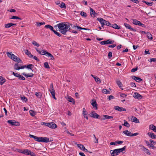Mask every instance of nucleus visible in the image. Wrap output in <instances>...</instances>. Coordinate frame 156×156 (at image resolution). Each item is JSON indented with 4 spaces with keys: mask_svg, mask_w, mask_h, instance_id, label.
Masks as SVG:
<instances>
[{
    "mask_svg": "<svg viewBox=\"0 0 156 156\" xmlns=\"http://www.w3.org/2000/svg\"><path fill=\"white\" fill-rule=\"evenodd\" d=\"M71 25H72V24L69 22H61L55 26L54 27L55 28L58 27V30L62 34L66 35L68 31V28Z\"/></svg>",
    "mask_w": 156,
    "mask_h": 156,
    "instance_id": "nucleus-1",
    "label": "nucleus"
},
{
    "mask_svg": "<svg viewBox=\"0 0 156 156\" xmlns=\"http://www.w3.org/2000/svg\"><path fill=\"white\" fill-rule=\"evenodd\" d=\"M42 125L45 126L52 129H55L57 127V125L54 122H41Z\"/></svg>",
    "mask_w": 156,
    "mask_h": 156,
    "instance_id": "nucleus-2",
    "label": "nucleus"
},
{
    "mask_svg": "<svg viewBox=\"0 0 156 156\" xmlns=\"http://www.w3.org/2000/svg\"><path fill=\"white\" fill-rule=\"evenodd\" d=\"M35 49L39 54L41 55H45L48 58H49V56L51 55L50 53L44 50H42L41 51H40L38 50L37 48H35Z\"/></svg>",
    "mask_w": 156,
    "mask_h": 156,
    "instance_id": "nucleus-3",
    "label": "nucleus"
},
{
    "mask_svg": "<svg viewBox=\"0 0 156 156\" xmlns=\"http://www.w3.org/2000/svg\"><path fill=\"white\" fill-rule=\"evenodd\" d=\"M20 66L21 65L16 63L14 65V68L15 70H19L20 69H23L26 67V65H23L22 66Z\"/></svg>",
    "mask_w": 156,
    "mask_h": 156,
    "instance_id": "nucleus-4",
    "label": "nucleus"
},
{
    "mask_svg": "<svg viewBox=\"0 0 156 156\" xmlns=\"http://www.w3.org/2000/svg\"><path fill=\"white\" fill-rule=\"evenodd\" d=\"M7 122L12 126H19L20 125V123L19 122H16L14 120H9L7 121Z\"/></svg>",
    "mask_w": 156,
    "mask_h": 156,
    "instance_id": "nucleus-5",
    "label": "nucleus"
},
{
    "mask_svg": "<svg viewBox=\"0 0 156 156\" xmlns=\"http://www.w3.org/2000/svg\"><path fill=\"white\" fill-rule=\"evenodd\" d=\"M29 136L30 138H34V139L37 141L39 142H41L42 137H37L36 136H34L31 134H30L29 135Z\"/></svg>",
    "mask_w": 156,
    "mask_h": 156,
    "instance_id": "nucleus-6",
    "label": "nucleus"
},
{
    "mask_svg": "<svg viewBox=\"0 0 156 156\" xmlns=\"http://www.w3.org/2000/svg\"><path fill=\"white\" fill-rule=\"evenodd\" d=\"M90 116L91 117H93L94 118L99 119H100V118H99L100 115L96 113H95L94 112V111L92 112L91 113H90Z\"/></svg>",
    "mask_w": 156,
    "mask_h": 156,
    "instance_id": "nucleus-7",
    "label": "nucleus"
},
{
    "mask_svg": "<svg viewBox=\"0 0 156 156\" xmlns=\"http://www.w3.org/2000/svg\"><path fill=\"white\" fill-rule=\"evenodd\" d=\"M41 138V142H42L47 143L49 142H51L52 141V140H50L49 138L48 137H42Z\"/></svg>",
    "mask_w": 156,
    "mask_h": 156,
    "instance_id": "nucleus-8",
    "label": "nucleus"
},
{
    "mask_svg": "<svg viewBox=\"0 0 156 156\" xmlns=\"http://www.w3.org/2000/svg\"><path fill=\"white\" fill-rule=\"evenodd\" d=\"M91 105L93 106L94 108H95V109L97 110L98 109V104L96 103V100L95 99H93L91 101Z\"/></svg>",
    "mask_w": 156,
    "mask_h": 156,
    "instance_id": "nucleus-9",
    "label": "nucleus"
},
{
    "mask_svg": "<svg viewBox=\"0 0 156 156\" xmlns=\"http://www.w3.org/2000/svg\"><path fill=\"white\" fill-rule=\"evenodd\" d=\"M118 151L117 149H115L114 150H111L110 153L111 155L112 156H115V155H118L119 154Z\"/></svg>",
    "mask_w": 156,
    "mask_h": 156,
    "instance_id": "nucleus-10",
    "label": "nucleus"
},
{
    "mask_svg": "<svg viewBox=\"0 0 156 156\" xmlns=\"http://www.w3.org/2000/svg\"><path fill=\"white\" fill-rule=\"evenodd\" d=\"M97 20L99 21L101 25V27H103L105 25V20L101 18H98L97 19Z\"/></svg>",
    "mask_w": 156,
    "mask_h": 156,
    "instance_id": "nucleus-11",
    "label": "nucleus"
},
{
    "mask_svg": "<svg viewBox=\"0 0 156 156\" xmlns=\"http://www.w3.org/2000/svg\"><path fill=\"white\" fill-rule=\"evenodd\" d=\"M114 109L118 110L119 112H121L122 111H126V109L123 108L122 107H119V106H115L114 108Z\"/></svg>",
    "mask_w": 156,
    "mask_h": 156,
    "instance_id": "nucleus-12",
    "label": "nucleus"
},
{
    "mask_svg": "<svg viewBox=\"0 0 156 156\" xmlns=\"http://www.w3.org/2000/svg\"><path fill=\"white\" fill-rule=\"evenodd\" d=\"M90 14L91 16L93 17H95L96 15H97V14L95 12L94 10L91 8L90 7Z\"/></svg>",
    "mask_w": 156,
    "mask_h": 156,
    "instance_id": "nucleus-13",
    "label": "nucleus"
},
{
    "mask_svg": "<svg viewBox=\"0 0 156 156\" xmlns=\"http://www.w3.org/2000/svg\"><path fill=\"white\" fill-rule=\"evenodd\" d=\"M66 99L69 102L72 103L73 105L75 104V101L74 99L70 96H68L66 98Z\"/></svg>",
    "mask_w": 156,
    "mask_h": 156,
    "instance_id": "nucleus-14",
    "label": "nucleus"
},
{
    "mask_svg": "<svg viewBox=\"0 0 156 156\" xmlns=\"http://www.w3.org/2000/svg\"><path fill=\"white\" fill-rule=\"evenodd\" d=\"M132 78L138 82H140L143 80L141 78L135 76H132Z\"/></svg>",
    "mask_w": 156,
    "mask_h": 156,
    "instance_id": "nucleus-15",
    "label": "nucleus"
},
{
    "mask_svg": "<svg viewBox=\"0 0 156 156\" xmlns=\"http://www.w3.org/2000/svg\"><path fill=\"white\" fill-rule=\"evenodd\" d=\"M134 97L135 98H137L138 99H141L142 98V96L141 95L136 92L134 93Z\"/></svg>",
    "mask_w": 156,
    "mask_h": 156,
    "instance_id": "nucleus-16",
    "label": "nucleus"
},
{
    "mask_svg": "<svg viewBox=\"0 0 156 156\" xmlns=\"http://www.w3.org/2000/svg\"><path fill=\"white\" fill-rule=\"evenodd\" d=\"M22 75L25 76L26 77H32L34 76V74L32 73H31L29 74H26L25 73H22Z\"/></svg>",
    "mask_w": 156,
    "mask_h": 156,
    "instance_id": "nucleus-17",
    "label": "nucleus"
},
{
    "mask_svg": "<svg viewBox=\"0 0 156 156\" xmlns=\"http://www.w3.org/2000/svg\"><path fill=\"white\" fill-rule=\"evenodd\" d=\"M30 151H30L28 150V149H26L23 150L22 152H21L24 154L29 155Z\"/></svg>",
    "mask_w": 156,
    "mask_h": 156,
    "instance_id": "nucleus-18",
    "label": "nucleus"
},
{
    "mask_svg": "<svg viewBox=\"0 0 156 156\" xmlns=\"http://www.w3.org/2000/svg\"><path fill=\"white\" fill-rule=\"evenodd\" d=\"M109 41H110V39H108L107 41H101L100 43L102 45H105L106 44H109Z\"/></svg>",
    "mask_w": 156,
    "mask_h": 156,
    "instance_id": "nucleus-19",
    "label": "nucleus"
},
{
    "mask_svg": "<svg viewBox=\"0 0 156 156\" xmlns=\"http://www.w3.org/2000/svg\"><path fill=\"white\" fill-rule=\"evenodd\" d=\"M14 61L20 63H23V62L22 60L21 59H20V58H18L16 56V58H15V60H14Z\"/></svg>",
    "mask_w": 156,
    "mask_h": 156,
    "instance_id": "nucleus-20",
    "label": "nucleus"
},
{
    "mask_svg": "<svg viewBox=\"0 0 156 156\" xmlns=\"http://www.w3.org/2000/svg\"><path fill=\"white\" fill-rule=\"evenodd\" d=\"M25 52L26 55H27L29 57L31 58L33 56V55H32L30 52L28 50H25Z\"/></svg>",
    "mask_w": 156,
    "mask_h": 156,
    "instance_id": "nucleus-21",
    "label": "nucleus"
},
{
    "mask_svg": "<svg viewBox=\"0 0 156 156\" xmlns=\"http://www.w3.org/2000/svg\"><path fill=\"white\" fill-rule=\"evenodd\" d=\"M6 81V80L2 76H0V84L2 85Z\"/></svg>",
    "mask_w": 156,
    "mask_h": 156,
    "instance_id": "nucleus-22",
    "label": "nucleus"
},
{
    "mask_svg": "<svg viewBox=\"0 0 156 156\" xmlns=\"http://www.w3.org/2000/svg\"><path fill=\"white\" fill-rule=\"evenodd\" d=\"M111 27H112L113 28L117 29H120L121 28V27L119 26L116 23H114L112 25Z\"/></svg>",
    "mask_w": 156,
    "mask_h": 156,
    "instance_id": "nucleus-23",
    "label": "nucleus"
},
{
    "mask_svg": "<svg viewBox=\"0 0 156 156\" xmlns=\"http://www.w3.org/2000/svg\"><path fill=\"white\" fill-rule=\"evenodd\" d=\"M123 133L125 135H126L128 136H131V132L128 131V130H126L124 131L123 132Z\"/></svg>",
    "mask_w": 156,
    "mask_h": 156,
    "instance_id": "nucleus-24",
    "label": "nucleus"
},
{
    "mask_svg": "<svg viewBox=\"0 0 156 156\" xmlns=\"http://www.w3.org/2000/svg\"><path fill=\"white\" fill-rule=\"evenodd\" d=\"M148 135L149 136L151 137L152 139H156V136L153 133H148Z\"/></svg>",
    "mask_w": 156,
    "mask_h": 156,
    "instance_id": "nucleus-25",
    "label": "nucleus"
},
{
    "mask_svg": "<svg viewBox=\"0 0 156 156\" xmlns=\"http://www.w3.org/2000/svg\"><path fill=\"white\" fill-rule=\"evenodd\" d=\"M44 28H49L50 30L52 31L53 32L54 30L53 27L52 26L49 24L46 25L44 26Z\"/></svg>",
    "mask_w": 156,
    "mask_h": 156,
    "instance_id": "nucleus-26",
    "label": "nucleus"
},
{
    "mask_svg": "<svg viewBox=\"0 0 156 156\" xmlns=\"http://www.w3.org/2000/svg\"><path fill=\"white\" fill-rule=\"evenodd\" d=\"M131 119L133 120V121L135 123H139L140 122L139 120L136 117L134 116H132Z\"/></svg>",
    "mask_w": 156,
    "mask_h": 156,
    "instance_id": "nucleus-27",
    "label": "nucleus"
},
{
    "mask_svg": "<svg viewBox=\"0 0 156 156\" xmlns=\"http://www.w3.org/2000/svg\"><path fill=\"white\" fill-rule=\"evenodd\" d=\"M147 154L150 155L151 153L149 150L145 147H143V149H142Z\"/></svg>",
    "mask_w": 156,
    "mask_h": 156,
    "instance_id": "nucleus-28",
    "label": "nucleus"
},
{
    "mask_svg": "<svg viewBox=\"0 0 156 156\" xmlns=\"http://www.w3.org/2000/svg\"><path fill=\"white\" fill-rule=\"evenodd\" d=\"M103 116L104 118V119H113V117L112 116H110L108 115H103Z\"/></svg>",
    "mask_w": 156,
    "mask_h": 156,
    "instance_id": "nucleus-29",
    "label": "nucleus"
},
{
    "mask_svg": "<svg viewBox=\"0 0 156 156\" xmlns=\"http://www.w3.org/2000/svg\"><path fill=\"white\" fill-rule=\"evenodd\" d=\"M126 148V146H124L123 148H121L117 149L118 150V151L119 153V154L121 152H122V151H124L125 149Z\"/></svg>",
    "mask_w": 156,
    "mask_h": 156,
    "instance_id": "nucleus-30",
    "label": "nucleus"
},
{
    "mask_svg": "<svg viewBox=\"0 0 156 156\" xmlns=\"http://www.w3.org/2000/svg\"><path fill=\"white\" fill-rule=\"evenodd\" d=\"M13 26V23H10L5 25V27L6 28H9Z\"/></svg>",
    "mask_w": 156,
    "mask_h": 156,
    "instance_id": "nucleus-31",
    "label": "nucleus"
},
{
    "mask_svg": "<svg viewBox=\"0 0 156 156\" xmlns=\"http://www.w3.org/2000/svg\"><path fill=\"white\" fill-rule=\"evenodd\" d=\"M133 24L136 25H138L139 23H140V21H138L136 19H133Z\"/></svg>",
    "mask_w": 156,
    "mask_h": 156,
    "instance_id": "nucleus-32",
    "label": "nucleus"
},
{
    "mask_svg": "<svg viewBox=\"0 0 156 156\" xmlns=\"http://www.w3.org/2000/svg\"><path fill=\"white\" fill-rule=\"evenodd\" d=\"M35 95L37 97L39 98H41L42 97V94L40 92H36L35 94Z\"/></svg>",
    "mask_w": 156,
    "mask_h": 156,
    "instance_id": "nucleus-33",
    "label": "nucleus"
},
{
    "mask_svg": "<svg viewBox=\"0 0 156 156\" xmlns=\"http://www.w3.org/2000/svg\"><path fill=\"white\" fill-rule=\"evenodd\" d=\"M116 82L117 84L120 88H121L123 87V84L120 80H117Z\"/></svg>",
    "mask_w": 156,
    "mask_h": 156,
    "instance_id": "nucleus-34",
    "label": "nucleus"
},
{
    "mask_svg": "<svg viewBox=\"0 0 156 156\" xmlns=\"http://www.w3.org/2000/svg\"><path fill=\"white\" fill-rule=\"evenodd\" d=\"M33 67H34V65L32 64H29L26 67L27 69L31 70L32 71H33V69H32Z\"/></svg>",
    "mask_w": 156,
    "mask_h": 156,
    "instance_id": "nucleus-35",
    "label": "nucleus"
},
{
    "mask_svg": "<svg viewBox=\"0 0 156 156\" xmlns=\"http://www.w3.org/2000/svg\"><path fill=\"white\" fill-rule=\"evenodd\" d=\"M124 24L126 28L129 30L131 29V27L129 24H128L126 23H125Z\"/></svg>",
    "mask_w": 156,
    "mask_h": 156,
    "instance_id": "nucleus-36",
    "label": "nucleus"
},
{
    "mask_svg": "<svg viewBox=\"0 0 156 156\" xmlns=\"http://www.w3.org/2000/svg\"><path fill=\"white\" fill-rule=\"evenodd\" d=\"M122 125L127 127L129 128L130 127V124L127 121L125 120H124V124Z\"/></svg>",
    "mask_w": 156,
    "mask_h": 156,
    "instance_id": "nucleus-37",
    "label": "nucleus"
},
{
    "mask_svg": "<svg viewBox=\"0 0 156 156\" xmlns=\"http://www.w3.org/2000/svg\"><path fill=\"white\" fill-rule=\"evenodd\" d=\"M147 35L148 39L151 40H152L153 39L152 36L150 33H147Z\"/></svg>",
    "mask_w": 156,
    "mask_h": 156,
    "instance_id": "nucleus-38",
    "label": "nucleus"
},
{
    "mask_svg": "<svg viewBox=\"0 0 156 156\" xmlns=\"http://www.w3.org/2000/svg\"><path fill=\"white\" fill-rule=\"evenodd\" d=\"M102 92L103 93L106 94H109L110 93V92L106 89H103Z\"/></svg>",
    "mask_w": 156,
    "mask_h": 156,
    "instance_id": "nucleus-39",
    "label": "nucleus"
},
{
    "mask_svg": "<svg viewBox=\"0 0 156 156\" xmlns=\"http://www.w3.org/2000/svg\"><path fill=\"white\" fill-rule=\"evenodd\" d=\"M72 28H77V29H80V30H82V29H83V28H82L80 26H77V25L76 24L74 25L73 26Z\"/></svg>",
    "mask_w": 156,
    "mask_h": 156,
    "instance_id": "nucleus-40",
    "label": "nucleus"
},
{
    "mask_svg": "<svg viewBox=\"0 0 156 156\" xmlns=\"http://www.w3.org/2000/svg\"><path fill=\"white\" fill-rule=\"evenodd\" d=\"M44 66L45 68L49 69L50 68V66L48 62H46L44 63Z\"/></svg>",
    "mask_w": 156,
    "mask_h": 156,
    "instance_id": "nucleus-41",
    "label": "nucleus"
},
{
    "mask_svg": "<svg viewBox=\"0 0 156 156\" xmlns=\"http://www.w3.org/2000/svg\"><path fill=\"white\" fill-rule=\"evenodd\" d=\"M59 6L62 8H66V7L65 5V4L63 2H62L61 4L59 5Z\"/></svg>",
    "mask_w": 156,
    "mask_h": 156,
    "instance_id": "nucleus-42",
    "label": "nucleus"
},
{
    "mask_svg": "<svg viewBox=\"0 0 156 156\" xmlns=\"http://www.w3.org/2000/svg\"><path fill=\"white\" fill-rule=\"evenodd\" d=\"M18 79L21 80H25V78L23 76L19 75L18 77Z\"/></svg>",
    "mask_w": 156,
    "mask_h": 156,
    "instance_id": "nucleus-43",
    "label": "nucleus"
},
{
    "mask_svg": "<svg viewBox=\"0 0 156 156\" xmlns=\"http://www.w3.org/2000/svg\"><path fill=\"white\" fill-rule=\"evenodd\" d=\"M10 19H18L20 20H22V19L21 18L18 17V16H13L11 18H10Z\"/></svg>",
    "mask_w": 156,
    "mask_h": 156,
    "instance_id": "nucleus-44",
    "label": "nucleus"
},
{
    "mask_svg": "<svg viewBox=\"0 0 156 156\" xmlns=\"http://www.w3.org/2000/svg\"><path fill=\"white\" fill-rule=\"evenodd\" d=\"M30 114L32 116H34L36 114L34 112V111L32 110H30L29 111Z\"/></svg>",
    "mask_w": 156,
    "mask_h": 156,
    "instance_id": "nucleus-45",
    "label": "nucleus"
},
{
    "mask_svg": "<svg viewBox=\"0 0 156 156\" xmlns=\"http://www.w3.org/2000/svg\"><path fill=\"white\" fill-rule=\"evenodd\" d=\"M21 99L23 101H25V102H27V98L25 97L24 96H23L21 97Z\"/></svg>",
    "mask_w": 156,
    "mask_h": 156,
    "instance_id": "nucleus-46",
    "label": "nucleus"
},
{
    "mask_svg": "<svg viewBox=\"0 0 156 156\" xmlns=\"http://www.w3.org/2000/svg\"><path fill=\"white\" fill-rule=\"evenodd\" d=\"M80 15L84 17H86L87 16L86 13L85 12L82 11L80 12Z\"/></svg>",
    "mask_w": 156,
    "mask_h": 156,
    "instance_id": "nucleus-47",
    "label": "nucleus"
},
{
    "mask_svg": "<svg viewBox=\"0 0 156 156\" xmlns=\"http://www.w3.org/2000/svg\"><path fill=\"white\" fill-rule=\"evenodd\" d=\"M32 44L34 46L38 47L40 46V44L37 43L36 41H34L32 42Z\"/></svg>",
    "mask_w": 156,
    "mask_h": 156,
    "instance_id": "nucleus-48",
    "label": "nucleus"
},
{
    "mask_svg": "<svg viewBox=\"0 0 156 156\" xmlns=\"http://www.w3.org/2000/svg\"><path fill=\"white\" fill-rule=\"evenodd\" d=\"M105 25L109 26L110 27H111L112 25V24L110 23L109 22L106 21V20L105 22Z\"/></svg>",
    "mask_w": 156,
    "mask_h": 156,
    "instance_id": "nucleus-49",
    "label": "nucleus"
},
{
    "mask_svg": "<svg viewBox=\"0 0 156 156\" xmlns=\"http://www.w3.org/2000/svg\"><path fill=\"white\" fill-rule=\"evenodd\" d=\"M53 32L58 37H61L62 35L61 34L56 32L55 30L53 31Z\"/></svg>",
    "mask_w": 156,
    "mask_h": 156,
    "instance_id": "nucleus-50",
    "label": "nucleus"
},
{
    "mask_svg": "<svg viewBox=\"0 0 156 156\" xmlns=\"http://www.w3.org/2000/svg\"><path fill=\"white\" fill-rule=\"evenodd\" d=\"M148 61L150 62H156V58H150L149 59H148Z\"/></svg>",
    "mask_w": 156,
    "mask_h": 156,
    "instance_id": "nucleus-51",
    "label": "nucleus"
},
{
    "mask_svg": "<svg viewBox=\"0 0 156 156\" xmlns=\"http://www.w3.org/2000/svg\"><path fill=\"white\" fill-rule=\"evenodd\" d=\"M49 90L52 96L55 95V91L54 89H50Z\"/></svg>",
    "mask_w": 156,
    "mask_h": 156,
    "instance_id": "nucleus-52",
    "label": "nucleus"
},
{
    "mask_svg": "<svg viewBox=\"0 0 156 156\" xmlns=\"http://www.w3.org/2000/svg\"><path fill=\"white\" fill-rule=\"evenodd\" d=\"M13 54L12 53V52H7L6 53L7 55L8 56L11 58V55H12Z\"/></svg>",
    "mask_w": 156,
    "mask_h": 156,
    "instance_id": "nucleus-53",
    "label": "nucleus"
},
{
    "mask_svg": "<svg viewBox=\"0 0 156 156\" xmlns=\"http://www.w3.org/2000/svg\"><path fill=\"white\" fill-rule=\"evenodd\" d=\"M45 24V23L44 22H40V23H38V22L37 23V26H40L41 25H42L43 24Z\"/></svg>",
    "mask_w": 156,
    "mask_h": 156,
    "instance_id": "nucleus-54",
    "label": "nucleus"
},
{
    "mask_svg": "<svg viewBox=\"0 0 156 156\" xmlns=\"http://www.w3.org/2000/svg\"><path fill=\"white\" fill-rule=\"evenodd\" d=\"M77 146L80 149L82 150L83 147V145L81 144H77Z\"/></svg>",
    "mask_w": 156,
    "mask_h": 156,
    "instance_id": "nucleus-55",
    "label": "nucleus"
},
{
    "mask_svg": "<svg viewBox=\"0 0 156 156\" xmlns=\"http://www.w3.org/2000/svg\"><path fill=\"white\" fill-rule=\"evenodd\" d=\"M120 96L122 97L123 98H126L127 96L125 94L122 93H121L120 94Z\"/></svg>",
    "mask_w": 156,
    "mask_h": 156,
    "instance_id": "nucleus-56",
    "label": "nucleus"
},
{
    "mask_svg": "<svg viewBox=\"0 0 156 156\" xmlns=\"http://www.w3.org/2000/svg\"><path fill=\"white\" fill-rule=\"evenodd\" d=\"M149 128L150 129H151V130H153V129H154V128L155 127V126H154L153 125H150L149 126Z\"/></svg>",
    "mask_w": 156,
    "mask_h": 156,
    "instance_id": "nucleus-57",
    "label": "nucleus"
},
{
    "mask_svg": "<svg viewBox=\"0 0 156 156\" xmlns=\"http://www.w3.org/2000/svg\"><path fill=\"white\" fill-rule=\"evenodd\" d=\"M150 145L149 146V147L153 149H154L156 148V147L154 146L153 144H150Z\"/></svg>",
    "mask_w": 156,
    "mask_h": 156,
    "instance_id": "nucleus-58",
    "label": "nucleus"
},
{
    "mask_svg": "<svg viewBox=\"0 0 156 156\" xmlns=\"http://www.w3.org/2000/svg\"><path fill=\"white\" fill-rule=\"evenodd\" d=\"M32 58H33L34 59L36 60L37 62H39L40 61V60L36 56L33 55V56Z\"/></svg>",
    "mask_w": 156,
    "mask_h": 156,
    "instance_id": "nucleus-59",
    "label": "nucleus"
},
{
    "mask_svg": "<svg viewBox=\"0 0 156 156\" xmlns=\"http://www.w3.org/2000/svg\"><path fill=\"white\" fill-rule=\"evenodd\" d=\"M86 110L85 108H83V116H85L86 115H87V114L86 113Z\"/></svg>",
    "mask_w": 156,
    "mask_h": 156,
    "instance_id": "nucleus-60",
    "label": "nucleus"
},
{
    "mask_svg": "<svg viewBox=\"0 0 156 156\" xmlns=\"http://www.w3.org/2000/svg\"><path fill=\"white\" fill-rule=\"evenodd\" d=\"M138 69V67H136V68H134L132 69L131 70V72H134L136 71Z\"/></svg>",
    "mask_w": 156,
    "mask_h": 156,
    "instance_id": "nucleus-61",
    "label": "nucleus"
},
{
    "mask_svg": "<svg viewBox=\"0 0 156 156\" xmlns=\"http://www.w3.org/2000/svg\"><path fill=\"white\" fill-rule=\"evenodd\" d=\"M130 85L131 87H136V86L135 83L133 82H131L130 83Z\"/></svg>",
    "mask_w": 156,
    "mask_h": 156,
    "instance_id": "nucleus-62",
    "label": "nucleus"
},
{
    "mask_svg": "<svg viewBox=\"0 0 156 156\" xmlns=\"http://www.w3.org/2000/svg\"><path fill=\"white\" fill-rule=\"evenodd\" d=\"M108 58H110L112 56V53L111 52H109L108 55Z\"/></svg>",
    "mask_w": 156,
    "mask_h": 156,
    "instance_id": "nucleus-63",
    "label": "nucleus"
},
{
    "mask_svg": "<svg viewBox=\"0 0 156 156\" xmlns=\"http://www.w3.org/2000/svg\"><path fill=\"white\" fill-rule=\"evenodd\" d=\"M12 74L14 75L15 76L17 77L18 78L19 76V74H18L17 73H15L14 72H12Z\"/></svg>",
    "mask_w": 156,
    "mask_h": 156,
    "instance_id": "nucleus-64",
    "label": "nucleus"
}]
</instances>
